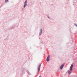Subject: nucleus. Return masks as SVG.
Masks as SVG:
<instances>
[{
  "label": "nucleus",
  "instance_id": "nucleus-4",
  "mask_svg": "<svg viewBox=\"0 0 77 77\" xmlns=\"http://www.w3.org/2000/svg\"><path fill=\"white\" fill-rule=\"evenodd\" d=\"M27 0H26V1L24 3V8H26V6H27Z\"/></svg>",
  "mask_w": 77,
  "mask_h": 77
},
{
  "label": "nucleus",
  "instance_id": "nucleus-3",
  "mask_svg": "<svg viewBox=\"0 0 77 77\" xmlns=\"http://www.w3.org/2000/svg\"><path fill=\"white\" fill-rule=\"evenodd\" d=\"M50 57L49 55L48 56V57H47V59H46V61L47 62H49L50 60V58L49 57Z\"/></svg>",
  "mask_w": 77,
  "mask_h": 77
},
{
  "label": "nucleus",
  "instance_id": "nucleus-1",
  "mask_svg": "<svg viewBox=\"0 0 77 77\" xmlns=\"http://www.w3.org/2000/svg\"><path fill=\"white\" fill-rule=\"evenodd\" d=\"M73 65H72L71 66H70V71L68 72V74H71V73L72 72V68H73Z\"/></svg>",
  "mask_w": 77,
  "mask_h": 77
},
{
  "label": "nucleus",
  "instance_id": "nucleus-10",
  "mask_svg": "<svg viewBox=\"0 0 77 77\" xmlns=\"http://www.w3.org/2000/svg\"><path fill=\"white\" fill-rule=\"evenodd\" d=\"M48 18H49V17H48Z\"/></svg>",
  "mask_w": 77,
  "mask_h": 77
},
{
  "label": "nucleus",
  "instance_id": "nucleus-5",
  "mask_svg": "<svg viewBox=\"0 0 77 77\" xmlns=\"http://www.w3.org/2000/svg\"><path fill=\"white\" fill-rule=\"evenodd\" d=\"M64 65H65V64H63L62 65L60 66V69H62L63 66H64Z\"/></svg>",
  "mask_w": 77,
  "mask_h": 77
},
{
  "label": "nucleus",
  "instance_id": "nucleus-8",
  "mask_svg": "<svg viewBox=\"0 0 77 77\" xmlns=\"http://www.w3.org/2000/svg\"><path fill=\"white\" fill-rule=\"evenodd\" d=\"M75 26H76V27H77V25L76 24H75Z\"/></svg>",
  "mask_w": 77,
  "mask_h": 77
},
{
  "label": "nucleus",
  "instance_id": "nucleus-9",
  "mask_svg": "<svg viewBox=\"0 0 77 77\" xmlns=\"http://www.w3.org/2000/svg\"><path fill=\"white\" fill-rule=\"evenodd\" d=\"M39 77H41V76H40Z\"/></svg>",
  "mask_w": 77,
  "mask_h": 77
},
{
  "label": "nucleus",
  "instance_id": "nucleus-6",
  "mask_svg": "<svg viewBox=\"0 0 77 77\" xmlns=\"http://www.w3.org/2000/svg\"><path fill=\"white\" fill-rule=\"evenodd\" d=\"M40 32H41L39 34V35H41V33H42V29H40Z\"/></svg>",
  "mask_w": 77,
  "mask_h": 77
},
{
  "label": "nucleus",
  "instance_id": "nucleus-7",
  "mask_svg": "<svg viewBox=\"0 0 77 77\" xmlns=\"http://www.w3.org/2000/svg\"><path fill=\"white\" fill-rule=\"evenodd\" d=\"M5 3H7V2H8V0H6L5 1Z\"/></svg>",
  "mask_w": 77,
  "mask_h": 77
},
{
  "label": "nucleus",
  "instance_id": "nucleus-2",
  "mask_svg": "<svg viewBox=\"0 0 77 77\" xmlns=\"http://www.w3.org/2000/svg\"><path fill=\"white\" fill-rule=\"evenodd\" d=\"M41 64H40L39 65V66H38V72H39V71H40V69H41Z\"/></svg>",
  "mask_w": 77,
  "mask_h": 77
}]
</instances>
